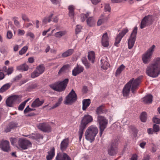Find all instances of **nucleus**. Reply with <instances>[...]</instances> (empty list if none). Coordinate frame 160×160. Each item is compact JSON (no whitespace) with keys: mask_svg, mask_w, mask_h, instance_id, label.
I'll use <instances>...</instances> for the list:
<instances>
[{"mask_svg":"<svg viewBox=\"0 0 160 160\" xmlns=\"http://www.w3.org/2000/svg\"><path fill=\"white\" fill-rule=\"evenodd\" d=\"M10 97L14 102L18 100L19 98H21V97L20 95H14Z\"/></svg>","mask_w":160,"mask_h":160,"instance_id":"49530a36","label":"nucleus"},{"mask_svg":"<svg viewBox=\"0 0 160 160\" xmlns=\"http://www.w3.org/2000/svg\"><path fill=\"white\" fill-rule=\"evenodd\" d=\"M82 61L83 64L85 66L86 68H88L89 67V64L86 58H82Z\"/></svg>","mask_w":160,"mask_h":160,"instance_id":"a18cd8bd","label":"nucleus"},{"mask_svg":"<svg viewBox=\"0 0 160 160\" xmlns=\"http://www.w3.org/2000/svg\"><path fill=\"white\" fill-rule=\"evenodd\" d=\"M153 62L147 67L146 72L148 76L155 78L160 73V57L154 58Z\"/></svg>","mask_w":160,"mask_h":160,"instance_id":"f03ea898","label":"nucleus"},{"mask_svg":"<svg viewBox=\"0 0 160 160\" xmlns=\"http://www.w3.org/2000/svg\"><path fill=\"white\" fill-rule=\"evenodd\" d=\"M84 68L83 67L77 64L72 71V75L74 76H76L77 75L82 72Z\"/></svg>","mask_w":160,"mask_h":160,"instance_id":"f3484780","label":"nucleus"},{"mask_svg":"<svg viewBox=\"0 0 160 160\" xmlns=\"http://www.w3.org/2000/svg\"><path fill=\"white\" fill-rule=\"evenodd\" d=\"M86 21L87 24L90 27L94 25L96 22L93 18L92 17L88 18Z\"/></svg>","mask_w":160,"mask_h":160,"instance_id":"c756f323","label":"nucleus"},{"mask_svg":"<svg viewBox=\"0 0 160 160\" xmlns=\"http://www.w3.org/2000/svg\"><path fill=\"white\" fill-rule=\"evenodd\" d=\"M0 147L5 152H9L10 151L9 142L6 140H2L0 145Z\"/></svg>","mask_w":160,"mask_h":160,"instance_id":"4468645a","label":"nucleus"},{"mask_svg":"<svg viewBox=\"0 0 160 160\" xmlns=\"http://www.w3.org/2000/svg\"><path fill=\"white\" fill-rule=\"evenodd\" d=\"M77 96L75 91L72 89L66 98L64 103L66 104L70 105L76 101Z\"/></svg>","mask_w":160,"mask_h":160,"instance_id":"9d476101","label":"nucleus"},{"mask_svg":"<svg viewBox=\"0 0 160 160\" xmlns=\"http://www.w3.org/2000/svg\"><path fill=\"white\" fill-rule=\"evenodd\" d=\"M91 102L90 99H84L82 101V110L84 111L86 110L90 105Z\"/></svg>","mask_w":160,"mask_h":160,"instance_id":"b1692460","label":"nucleus"},{"mask_svg":"<svg viewBox=\"0 0 160 160\" xmlns=\"http://www.w3.org/2000/svg\"><path fill=\"white\" fill-rule=\"evenodd\" d=\"M97 119L99 125L100 136L101 137L103 131L107 127L108 121L104 117L101 115H98Z\"/></svg>","mask_w":160,"mask_h":160,"instance_id":"423d86ee","label":"nucleus"},{"mask_svg":"<svg viewBox=\"0 0 160 160\" xmlns=\"http://www.w3.org/2000/svg\"><path fill=\"white\" fill-rule=\"evenodd\" d=\"M62 97L60 98L57 103H56L55 104L53 105L52 107L50 109H53L59 106L60 104H61L62 101Z\"/></svg>","mask_w":160,"mask_h":160,"instance_id":"a19ab883","label":"nucleus"},{"mask_svg":"<svg viewBox=\"0 0 160 160\" xmlns=\"http://www.w3.org/2000/svg\"><path fill=\"white\" fill-rule=\"evenodd\" d=\"M137 30V27L136 26L135 27L128 40V46L129 49H132L133 47L136 40Z\"/></svg>","mask_w":160,"mask_h":160,"instance_id":"1a4fd4ad","label":"nucleus"},{"mask_svg":"<svg viewBox=\"0 0 160 160\" xmlns=\"http://www.w3.org/2000/svg\"><path fill=\"white\" fill-rule=\"evenodd\" d=\"M32 109L29 108V106H28L24 109V113H26L28 112H29L32 111Z\"/></svg>","mask_w":160,"mask_h":160,"instance_id":"680f3d73","label":"nucleus"},{"mask_svg":"<svg viewBox=\"0 0 160 160\" xmlns=\"http://www.w3.org/2000/svg\"><path fill=\"white\" fill-rule=\"evenodd\" d=\"M153 121L155 123L159 124L160 123V118H158L156 117H154L153 119Z\"/></svg>","mask_w":160,"mask_h":160,"instance_id":"13d9d810","label":"nucleus"},{"mask_svg":"<svg viewBox=\"0 0 160 160\" xmlns=\"http://www.w3.org/2000/svg\"><path fill=\"white\" fill-rule=\"evenodd\" d=\"M16 127V125L13 122H11L7 126L4 130L5 132H8L11 130Z\"/></svg>","mask_w":160,"mask_h":160,"instance_id":"393cba45","label":"nucleus"},{"mask_svg":"<svg viewBox=\"0 0 160 160\" xmlns=\"http://www.w3.org/2000/svg\"><path fill=\"white\" fill-rule=\"evenodd\" d=\"M125 67L123 64H122L117 68L115 72V76H117L119 75L125 69Z\"/></svg>","mask_w":160,"mask_h":160,"instance_id":"473e14b6","label":"nucleus"},{"mask_svg":"<svg viewBox=\"0 0 160 160\" xmlns=\"http://www.w3.org/2000/svg\"><path fill=\"white\" fill-rule=\"evenodd\" d=\"M11 86V84L9 83H7L3 85L0 88V91L3 92L8 89Z\"/></svg>","mask_w":160,"mask_h":160,"instance_id":"4c0bfd02","label":"nucleus"},{"mask_svg":"<svg viewBox=\"0 0 160 160\" xmlns=\"http://www.w3.org/2000/svg\"><path fill=\"white\" fill-rule=\"evenodd\" d=\"M98 132V128L95 125H91L88 128L85 132V136L86 139L92 142L94 140Z\"/></svg>","mask_w":160,"mask_h":160,"instance_id":"7ed1b4c3","label":"nucleus"},{"mask_svg":"<svg viewBox=\"0 0 160 160\" xmlns=\"http://www.w3.org/2000/svg\"><path fill=\"white\" fill-rule=\"evenodd\" d=\"M29 100V99H27L25 101H24V102L21 103L19 106L18 108V109L19 110H22L23 109H24L25 106L26 105V103L28 102V100Z\"/></svg>","mask_w":160,"mask_h":160,"instance_id":"37998d69","label":"nucleus"},{"mask_svg":"<svg viewBox=\"0 0 160 160\" xmlns=\"http://www.w3.org/2000/svg\"><path fill=\"white\" fill-rule=\"evenodd\" d=\"M101 42L102 45L104 47L107 48L109 46V38L107 32H105L102 35Z\"/></svg>","mask_w":160,"mask_h":160,"instance_id":"ddd939ff","label":"nucleus"},{"mask_svg":"<svg viewBox=\"0 0 160 160\" xmlns=\"http://www.w3.org/2000/svg\"><path fill=\"white\" fill-rule=\"evenodd\" d=\"M38 128L40 130L45 132H50L51 131V127L47 123H40L38 126Z\"/></svg>","mask_w":160,"mask_h":160,"instance_id":"2eb2a0df","label":"nucleus"},{"mask_svg":"<svg viewBox=\"0 0 160 160\" xmlns=\"http://www.w3.org/2000/svg\"><path fill=\"white\" fill-rule=\"evenodd\" d=\"M22 20L25 21H27V22H29L30 21L28 17L25 14H22Z\"/></svg>","mask_w":160,"mask_h":160,"instance_id":"603ef678","label":"nucleus"},{"mask_svg":"<svg viewBox=\"0 0 160 160\" xmlns=\"http://www.w3.org/2000/svg\"><path fill=\"white\" fill-rule=\"evenodd\" d=\"M7 37L9 39H11L12 37V33L11 31H8L7 34Z\"/></svg>","mask_w":160,"mask_h":160,"instance_id":"864d4df0","label":"nucleus"},{"mask_svg":"<svg viewBox=\"0 0 160 160\" xmlns=\"http://www.w3.org/2000/svg\"><path fill=\"white\" fill-rule=\"evenodd\" d=\"M26 35L27 36H29L32 39H33L35 38L34 34L31 32H28Z\"/></svg>","mask_w":160,"mask_h":160,"instance_id":"bf43d9fd","label":"nucleus"},{"mask_svg":"<svg viewBox=\"0 0 160 160\" xmlns=\"http://www.w3.org/2000/svg\"><path fill=\"white\" fill-rule=\"evenodd\" d=\"M103 105H101L98 107L96 110V112L97 114H100L103 113L107 111L106 109L103 110Z\"/></svg>","mask_w":160,"mask_h":160,"instance_id":"7c9ffc66","label":"nucleus"},{"mask_svg":"<svg viewBox=\"0 0 160 160\" xmlns=\"http://www.w3.org/2000/svg\"><path fill=\"white\" fill-rule=\"evenodd\" d=\"M153 130L155 132H157L159 130V125L156 124H154L153 126Z\"/></svg>","mask_w":160,"mask_h":160,"instance_id":"3c124183","label":"nucleus"},{"mask_svg":"<svg viewBox=\"0 0 160 160\" xmlns=\"http://www.w3.org/2000/svg\"><path fill=\"white\" fill-rule=\"evenodd\" d=\"M28 65L24 63L17 66L16 69L17 70L21 71H25L28 70Z\"/></svg>","mask_w":160,"mask_h":160,"instance_id":"bb28decb","label":"nucleus"},{"mask_svg":"<svg viewBox=\"0 0 160 160\" xmlns=\"http://www.w3.org/2000/svg\"><path fill=\"white\" fill-rule=\"evenodd\" d=\"M18 149L22 150H26L31 147L32 143L28 140L25 139L20 138L18 142V143L15 145Z\"/></svg>","mask_w":160,"mask_h":160,"instance_id":"6e6552de","label":"nucleus"},{"mask_svg":"<svg viewBox=\"0 0 160 160\" xmlns=\"http://www.w3.org/2000/svg\"><path fill=\"white\" fill-rule=\"evenodd\" d=\"M55 155V148L53 147L48 152V155L46 157L47 160H52Z\"/></svg>","mask_w":160,"mask_h":160,"instance_id":"5701e85b","label":"nucleus"},{"mask_svg":"<svg viewBox=\"0 0 160 160\" xmlns=\"http://www.w3.org/2000/svg\"><path fill=\"white\" fill-rule=\"evenodd\" d=\"M53 16V14L52 13L49 16L45 17L42 20L43 23L44 24H46L48 22H50Z\"/></svg>","mask_w":160,"mask_h":160,"instance_id":"c9c22d12","label":"nucleus"},{"mask_svg":"<svg viewBox=\"0 0 160 160\" xmlns=\"http://www.w3.org/2000/svg\"><path fill=\"white\" fill-rule=\"evenodd\" d=\"M56 160H71L70 156L65 153L58 154L56 157Z\"/></svg>","mask_w":160,"mask_h":160,"instance_id":"a211bd4d","label":"nucleus"},{"mask_svg":"<svg viewBox=\"0 0 160 160\" xmlns=\"http://www.w3.org/2000/svg\"><path fill=\"white\" fill-rule=\"evenodd\" d=\"M93 121V118L92 116L88 115H85L82 120L80 128L79 131V138L81 141L83 133L84 130L86 126Z\"/></svg>","mask_w":160,"mask_h":160,"instance_id":"20e7f679","label":"nucleus"},{"mask_svg":"<svg viewBox=\"0 0 160 160\" xmlns=\"http://www.w3.org/2000/svg\"><path fill=\"white\" fill-rule=\"evenodd\" d=\"M69 142V139L68 138H67L63 139L61 142L60 148L61 150L62 151L66 150L68 148Z\"/></svg>","mask_w":160,"mask_h":160,"instance_id":"6ab92c4d","label":"nucleus"},{"mask_svg":"<svg viewBox=\"0 0 160 160\" xmlns=\"http://www.w3.org/2000/svg\"><path fill=\"white\" fill-rule=\"evenodd\" d=\"M90 14V12H88L86 14H82L81 15V21L82 22L84 21L89 16V15Z\"/></svg>","mask_w":160,"mask_h":160,"instance_id":"ea45409f","label":"nucleus"},{"mask_svg":"<svg viewBox=\"0 0 160 160\" xmlns=\"http://www.w3.org/2000/svg\"><path fill=\"white\" fill-rule=\"evenodd\" d=\"M147 132L149 134H152L153 132H154L153 129H152L151 128H149L148 129Z\"/></svg>","mask_w":160,"mask_h":160,"instance_id":"0e129e2a","label":"nucleus"},{"mask_svg":"<svg viewBox=\"0 0 160 160\" xmlns=\"http://www.w3.org/2000/svg\"><path fill=\"white\" fill-rule=\"evenodd\" d=\"M68 82V79L66 78L62 81L50 84L49 86L53 90L59 92H62L65 89Z\"/></svg>","mask_w":160,"mask_h":160,"instance_id":"39448f33","label":"nucleus"},{"mask_svg":"<svg viewBox=\"0 0 160 160\" xmlns=\"http://www.w3.org/2000/svg\"><path fill=\"white\" fill-rule=\"evenodd\" d=\"M69 67L68 64H66L63 65L59 70L58 72V75H61L64 73L67 70Z\"/></svg>","mask_w":160,"mask_h":160,"instance_id":"cd10ccee","label":"nucleus"},{"mask_svg":"<svg viewBox=\"0 0 160 160\" xmlns=\"http://www.w3.org/2000/svg\"><path fill=\"white\" fill-rule=\"evenodd\" d=\"M153 96L151 94L146 95L142 98L144 103L146 104L150 103L152 101Z\"/></svg>","mask_w":160,"mask_h":160,"instance_id":"4be33fe9","label":"nucleus"},{"mask_svg":"<svg viewBox=\"0 0 160 160\" xmlns=\"http://www.w3.org/2000/svg\"><path fill=\"white\" fill-rule=\"evenodd\" d=\"M138 156L136 154H134L132 155L131 160H137Z\"/></svg>","mask_w":160,"mask_h":160,"instance_id":"338daca9","label":"nucleus"},{"mask_svg":"<svg viewBox=\"0 0 160 160\" xmlns=\"http://www.w3.org/2000/svg\"><path fill=\"white\" fill-rule=\"evenodd\" d=\"M35 137L36 139L38 141H39L40 139H42L43 138V135L39 134H36Z\"/></svg>","mask_w":160,"mask_h":160,"instance_id":"6e6d98bb","label":"nucleus"},{"mask_svg":"<svg viewBox=\"0 0 160 160\" xmlns=\"http://www.w3.org/2000/svg\"><path fill=\"white\" fill-rule=\"evenodd\" d=\"M152 20V16L151 15H148L145 16L142 21L141 23V28H143L148 26L151 23Z\"/></svg>","mask_w":160,"mask_h":160,"instance_id":"f8f14e48","label":"nucleus"},{"mask_svg":"<svg viewBox=\"0 0 160 160\" xmlns=\"http://www.w3.org/2000/svg\"><path fill=\"white\" fill-rule=\"evenodd\" d=\"M28 48V47L27 46H25L23 47L22 49L19 52V53L20 55H22L24 54L27 51Z\"/></svg>","mask_w":160,"mask_h":160,"instance_id":"79ce46f5","label":"nucleus"},{"mask_svg":"<svg viewBox=\"0 0 160 160\" xmlns=\"http://www.w3.org/2000/svg\"><path fill=\"white\" fill-rule=\"evenodd\" d=\"M95 58V53L94 52L91 51L88 52V58L89 60L91 61L92 63L94 62Z\"/></svg>","mask_w":160,"mask_h":160,"instance_id":"a878e982","label":"nucleus"},{"mask_svg":"<svg viewBox=\"0 0 160 160\" xmlns=\"http://www.w3.org/2000/svg\"><path fill=\"white\" fill-rule=\"evenodd\" d=\"M74 51V49H69L62 54V58H66L70 56L73 53Z\"/></svg>","mask_w":160,"mask_h":160,"instance_id":"c85d7f7f","label":"nucleus"},{"mask_svg":"<svg viewBox=\"0 0 160 160\" xmlns=\"http://www.w3.org/2000/svg\"><path fill=\"white\" fill-rule=\"evenodd\" d=\"M13 68L12 67H9L7 71V73L8 75H10L13 72Z\"/></svg>","mask_w":160,"mask_h":160,"instance_id":"5fc2aeb1","label":"nucleus"},{"mask_svg":"<svg viewBox=\"0 0 160 160\" xmlns=\"http://www.w3.org/2000/svg\"><path fill=\"white\" fill-rule=\"evenodd\" d=\"M104 10L105 12L108 11L110 12L111 11V8L109 4H105Z\"/></svg>","mask_w":160,"mask_h":160,"instance_id":"8fccbe9b","label":"nucleus"},{"mask_svg":"<svg viewBox=\"0 0 160 160\" xmlns=\"http://www.w3.org/2000/svg\"><path fill=\"white\" fill-rule=\"evenodd\" d=\"M40 74L38 71L35 70L31 73V77L32 78H34L39 76Z\"/></svg>","mask_w":160,"mask_h":160,"instance_id":"de8ad7c7","label":"nucleus"},{"mask_svg":"<svg viewBox=\"0 0 160 160\" xmlns=\"http://www.w3.org/2000/svg\"><path fill=\"white\" fill-rule=\"evenodd\" d=\"M43 103V100L40 101L39 98H37L32 102L31 107L33 108L39 107L42 105Z\"/></svg>","mask_w":160,"mask_h":160,"instance_id":"412c9836","label":"nucleus"},{"mask_svg":"<svg viewBox=\"0 0 160 160\" xmlns=\"http://www.w3.org/2000/svg\"><path fill=\"white\" fill-rule=\"evenodd\" d=\"M17 18H18L17 17H15L13 18V19H14V24L16 26L19 27L20 25V23L17 20H16V19H17Z\"/></svg>","mask_w":160,"mask_h":160,"instance_id":"4d7b16f0","label":"nucleus"},{"mask_svg":"<svg viewBox=\"0 0 160 160\" xmlns=\"http://www.w3.org/2000/svg\"><path fill=\"white\" fill-rule=\"evenodd\" d=\"M103 17V16L102 15L101 16L100 18L98 20L97 22V25L98 26H100L102 23L108 20L107 18H102Z\"/></svg>","mask_w":160,"mask_h":160,"instance_id":"58836bf2","label":"nucleus"},{"mask_svg":"<svg viewBox=\"0 0 160 160\" xmlns=\"http://www.w3.org/2000/svg\"><path fill=\"white\" fill-rule=\"evenodd\" d=\"M82 29V26L79 25H78L76 26V28L75 29V32L76 34H77L80 32Z\"/></svg>","mask_w":160,"mask_h":160,"instance_id":"09e8293b","label":"nucleus"},{"mask_svg":"<svg viewBox=\"0 0 160 160\" xmlns=\"http://www.w3.org/2000/svg\"><path fill=\"white\" fill-rule=\"evenodd\" d=\"M14 102L12 101V99L10 98L9 97L8 98L6 101V103L7 105L9 107H12Z\"/></svg>","mask_w":160,"mask_h":160,"instance_id":"c03bdc74","label":"nucleus"},{"mask_svg":"<svg viewBox=\"0 0 160 160\" xmlns=\"http://www.w3.org/2000/svg\"><path fill=\"white\" fill-rule=\"evenodd\" d=\"M74 7L73 5H70L68 6V9L69 11V15L70 16L73 17L74 14Z\"/></svg>","mask_w":160,"mask_h":160,"instance_id":"72a5a7b5","label":"nucleus"},{"mask_svg":"<svg viewBox=\"0 0 160 160\" xmlns=\"http://www.w3.org/2000/svg\"><path fill=\"white\" fill-rule=\"evenodd\" d=\"M67 33V31L66 30L60 31L56 32L54 36L57 38H60L62 37L65 35Z\"/></svg>","mask_w":160,"mask_h":160,"instance_id":"2f4dec72","label":"nucleus"},{"mask_svg":"<svg viewBox=\"0 0 160 160\" xmlns=\"http://www.w3.org/2000/svg\"><path fill=\"white\" fill-rule=\"evenodd\" d=\"M106 58V57H103L101 60V67L104 70H107L110 66L109 64L105 59Z\"/></svg>","mask_w":160,"mask_h":160,"instance_id":"aec40b11","label":"nucleus"},{"mask_svg":"<svg viewBox=\"0 0 160 160\" xmlns=\"http://www.w3.org/2000/svg\"><path fill=\"white\" fill-rule=\"evenodd\" d=\"M54 4H59L61 1L60 0H50Z\"/></svg>","mask_w":160,"mask_h":160,"instance_id":"052dcab7","label":"nucleus"},{"mask_svg":"<svg viewBox=\"0 0 160 160\" xmlns=\"http://www.w3.org/2000/svg\"><path fill=\"white\" fill-rule=\"evenodd\" d=\"M146 143L145 142H141L139 145L143 149L145 148Z\"/></svg>","mask_w":160,"mask_h":160,"instance_id":"69168bd1","label":"nucleus"},{"mask_svg":"<svg viewBox=\"0 0 160 160\" xmlns=\"http://www.w3.org/2000/svg\"><path fill=\"white\" fill-rule=\"evenodd\" d=\"M19 45H16L13 47V50L14 52H17L19 49Z\"/></svg>","mask_w":160,"mask_h":160,"instance_id":"774afa93","label":"nucleus"},{"mask_svg":"<svg viewBox=\"0 0 160 160\" xmlns=\"http://www.w3.org/2000/svg\"><path fill=\"white\" fill-rule=\"evenodd\" d=\"M44 69L45 68L44 65L41 64L37 67L36 70L41 74L44 72Z\"/></svg>","mask_w":160,"mask_h":160,"instance_id":"f704fd0d","label":"nucleus"},{"mask_svg":"<svg viewBox=\"0 0 160 160\" xmlns=\"http://www.w3.org/2000/svg\"><path fill=\"white\" fill-rule=\"evenodd\" d=\"M147 114L145 112H142L140 115V118L142 122H145L146 121Z\"/></svg>","mask_w":160,"mask_h":160,"instance_id":"e433bc0d","label":"nucleus"},{"mask_svg":"<svg viewBox=\"0 0 160 160\" xmlns=\"http://www.w3.org/2000/svg\"><path fill=\"white\" fill-rule=\"evenodd\" d=\"M108 154L111 156L115 155L118 153V149L116 143L111 145L108 149Z\"/></svg>","mask_w":160,"mask_h":160,"instance_id":"dca6fc26","label":"nucleus"},{"mask_svg":"<svg viewBox=\"0 0 160 160\" xmlns=\"http://www.w3.org/2000/svg\"><path fill=\"white\" fill-rule=\"evenodd\" d=\"M141 79L140 77H138L135 79L134 78L131 79L125 85L123 89L122 94L123 96L127 97L129 96L131 88L132 92L135 94L141 82Z\"/></svg>","mask_w":160,"mask_h":160,"instance_id":"f257e3e1","label":"nucleus"},{"mask_svg":"<svg viewBox=\"0 0 160 160\" xmlns=\"http://www.w3.org/2000/svg\"><path fill=\"white\" fill-rule=\"evenodd\" d=\"M155 47L154 45H152L142 55V60L143 63L147 64L150 62Z\"/></svg>","mask_w":160,"mask_h":160,"instance_id":"0eeeda50","label":"nucleus"},{"mask_svg":"<svg viewBox=\"0 0 160 160\" xmlns=\"http://www.w3.org/2000/svg\"><path fill=\"white\" fill-rule=\"evenodd\" d=\"M18 34L19 35H23L25 34V31L23 30L19 29L18 31Z\"/></svg>","mask_w":160,"mask_h":160,"instance_id":"e2e57ef3","label":"nucleus"},{"mask_svg":"<svg viewBox=\"0 0 160 160\" xmlns=\"http://www.w3.org/2000/svg\"><path fill=\"white\" fill-rule=\"evenodd\" d=\"M128 31L129 29L127 27L122 29L119 33L117 35L116 37L115 41L114 43L115 45L116 46L120 43L122 38Z\"/></svg>","mask_w":160,"mask_h":160,"instance_id":"9b49d317","label":"nucleus"}]
</instances>
